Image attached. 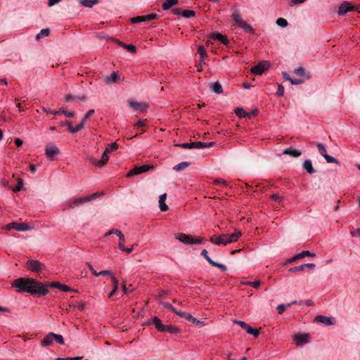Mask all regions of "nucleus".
Returning <instances> with one entry per match:
<instances>
[{
	"label": "nucleus",
	"mask_w": 360,
	"mask_h": 360,
	"mask_svg": "<svg viewBox=\"0 0 360 360\" xmlns=\"http://www.w3.org/2000/svg\"><path fill=\"white\" fill-rule=\"evenodd\" d=\"M12 285L19 292H26L38 296H44L49 293L48 288L42 283L34 278H18L13 281Z\"/></svg>",
	"instance_id": "1"
},
{
	"label": "nucleus",
	"mask_w": 360,
	"mask_h": 360,
	"mask_svg": "<svg viewBox=\"0 0 360 360\" xmlns=\"http://www.w3.org/2000/svg\"><path fill=\"white\" fill-rule=\"evenodd\" d=\"M231 18L234 23L238 26L240 27L242 29H243L245 32H253L254 29L250 25H249L246 21H245L243 19L239 11L234 9L232 11Z\"/></svg>",
	"instance_id": "2"
},
{
	"label": "nucleus",
	"mask_w": 360,
	"mask_h": 360,
	"mask_svg": "<svg viewBox=\"0 0 360 360\" xmlns=\"http://www.w3.org/2000/svg\"><path fill=\"white\" fill-rule=\"evenodd\" d=\"M174 237L176 239L179 240L181 243L186 245H193V244H201L202 243V238L201 237H195L193 238L191 235L177 233L174 234Z\"/></svg>",
	"instance_id": "3"
},
{
	"label": "nucleus",
	"mask_w": 360,
	"mask_h": 360,
	"mask_svg": "<svg viewBox=\"0 0 360 360\" xmlns=\"http://www.w3.org/2000/svg\"><path fill=\"white\" fill-rule=\"evenodd\" d=\"M53 341H56L60 345L64 344L63 337L61 335L55 334L53 333H48L41 342L42 347L51 346L53 345Z\"/></svg>",
	"instance_id": "4"
},
{
	"label": "nucleus",
	"mask_w": 360,
	"mask_h": 360,
	"mask_svg": "<svg viewBox=\"0 0 360 360\" xmlns=\"http://www.w3.org/2000/svg\"><path fill=\"white\" fill-rule=\"evenodd\" d=\"M317 148L320 154L325 158L327 162L338 164L339 162L337 159L327 154L326 146L323 143H318Z\"/></svg>",
	"instance_id": "5"
},
{
	"label": "nucleus",
	"mask_w": 360,
	"mask_h": 360,
	"mask_svg": "<svg viewBox=\"0 0 360 360\" xmlns=\"http://www.w3.org/2000/svg\"><path fill=\"white\" fill-rule=\"evenodd\" d=\"M270 68V63L268 61L264 60L260 62L257 65L254 66L251 69V73L254 75H262L264 71L267 70Z\"/></svg>",
	"instance_id": "6"
},
{
	"label": "nucleus",
	"mask_w": 360,
	"mask_h": 360,
	"mask_svg": "<svg viewBox=\"0 0 360 360\" xmlns=\"http://www.w3.org/2000/svg\"><path fill=\"white\" fill-rule=\"evenodd\" d=\"M4 229L6 230L15 229L18 231H25L30 230L31 227L25 223L11 222L6 224Z\"/></svg>",
	"instance_id": "7"
},
{
	"label": "nucleus",
	"mask_w": 360,
	"mask_h": 360,
	"mask_svg": "<svg viewBox=\"0 0 360 360\" xmlns=\"http://www.w3.org/2000/svg\"><path fill=\"white\" fill-rule=\"evenodd\" d=\"M25 266L31 271L37 272L45 269V266L37 260L30 259L27 262Z\"/></svg>",
	"instance_id": "8"
},
{
	"label": "nucleus",
	"mask_w": 360,
	"mask_h": 360,
	"mask_svg": "<svg viewBox=\"0 0 360 360\" xmlns=\"http://www.w3.org/2000/svg\"><path fill=\"white\" fill-rule=\"evenodd\" d=\"M91 198H86V196L82 197V198H79L74 200L65 202L64 206H65V209L73 208L74 207L78 206L82 203L91 201Z\"/></svg>",
	"instance_id": "9"
},
{
	"label": "nucleus",
	"mask_w": 360,
	"mask_h": 360,
	"mask_svg": "<svg viewBox=\"0 0 360 360\" xmlns=\"http://www.w3.org/2000/svg\"><path fill=\"white\" fill-rule=\"evenodd\" d=\"M152 166L145 165L139 167H135L132 169H131L127 174L128 177L132 176L134 175L139 174L143 172L148 171Z\"/></svg>",
	"instance_id": "10"
},
{
	"label": "nucleus",
	"mask_w": 360,
	"mask_h": 360,
	"mask_svg": "<svg viewBox=\"0 0 360 360\" xmlns=\"http://www.w3.org/2000/svg\"><path fill=\"white\" fill-rule=\"evenodd\" d=\"M59 153L60 150L56 146H47L45 149V154L50 160H53L55 159L54 156Z\"/></svg>",
	"instance_id": "11"
},
{
	"label": "nucleus",
	"mask_w": 360,
	"mask_h": 360,
	"mask_svg": "<svg viewBox=\"0 0 360 360\" xmlns=\"http://www.w3.org/2000/svg\"><path fill=\"white\" fill-rule=\"evenodd\" d=\"M226 234H222L221 236L214 235L211 237L210 241L217 245H226L228 244V242L226 241Z\"/></svg>",
	"instance_id": "12"
},
{
	"label": "nucleus",
	"mask_w": 360,
	"mask_h": 360,
	"mask_svg": "<svg viewBox=\"0 0 360 360\" xmlns=\"http://www.w3.org/2000/svg\"><path fill=\"white\" fill-rule=\"evenodd\" d=\"M308 335L305 333H297L293 338V340L297 345H302L308 342Z\"/></svg>",
	"instance_id": "13"
},
{
	"label": "nucleus",
	"mask_w": 360,
	"mask_h": 360,
	"mask_svg": "<svg viewBox=\"0 0 360 360\" xmlns=\"http://www.w3.org/2000/svg\"><path fill=\"white\" fill-rule=\"evenodd\" d=\"M315 321L319 323H323L326 326H332L334 324V321L333 318L323 315H319L316 316Z\"/></svg>",
	"instance_id": "14"
},
{
	"label": "nucleus",
	"mask_w": 360,
	"mask_h": 360,
	"mask_svg": "<svg viewBox=\"0 0 360 360\" xmlns=\"http://www.w3.org/2000/svg\"><path fill=\"white\" fill-rule=\"evenodd\" d=\"M109 153H107L105 150L104 151L103 154L102 155L101 160H97L96 159H91V162L95 165L96 167H102L109 160Z\"/></svg>",
	"instance_id": "15"
},
{
	"label": "nucleus",
	"mask_w": 360,
	"mask_h": 360,
	"mask_svg": "<svg viewBox=\"0 0 360 360\" xmlns=\"http://www.w3.org/2000/svg\"><path fill=\"white\" fill-rule=\"evenodd\" d=\"M50 286L53 288H56L63 292H76L75 290L72 289L69 286L65 284H61L58 282H52L50 283Z\"/></svg>",
	"instance_id": "16"
},
{
	"label": "nucleus",
	"mask_w": 360,
	"mask_h": 360,
	"mask_svg": "<svg viewBox=\"0 0 360 360\" xmlns=\"http://www.w3.org/2000/svg\"><path fill=\"white\" fill-rule=\"evenodd\" d=\"M119 79V76L115 72H111V74L108 76H106L103 79V82L106 84H112L117 83Z\"/></svg>",
	"instance_id": "17"
},
{
	"label": "nucleus",
	"mask_w": 360,
	"mask_h": 360,
	"mask_svg": "<svg viewBox=\"0 0 360 360\" xmlns=\"http://www.w3.org/2000/svg\"><path fill=\"white\" fill-rule=\"evenodd\" d=\"M129 103L131 107L134 108L136 110H138L140 112H143L144 110H146L148 107V105L144 103L129 101Z\"/></svg>",
	"instance_id": "18"
},
{
	"label": "nucleus",
	"mask_w": 360,
	"mask_h": 360,
	"mask_svg": "<svg viewBox=\"0 0 360 360\" xmlns=\"http://www.w3.org/2000/svg\"><path fill=\"white\" fill-rule=\"evenodd\" d=\"M166 198H167V193H163L160 195L159 207L162 212H166L169 210L168 206L165 203Z\"/></svg>",
	"instance_id": "19"
},
{
	"label": "nucleus",
	"mask_w": 360,
	"mask_h": 360,
	"mask_svg": "<svg viewBox=\"0 0 360 360\" xmlns=\"http://www.w3.org/2000/svg\"><path fill=\"white\" fill-rule=\"evenodd\" d=\"M283 153L294 158H297L301 155V152L299 150L295 149L292 147L285 148L283 151Z\"/></svg>",
	"instance_id": "20"
},
{
	"label": "nucleus",
	"mask_w": 360,
	"mask_h": 360,
	"mask_svg": "<svg viewBox=\"0 0 360 360\" xmlns=\"http://www.w3.org/2000/svg\"><path fill=\"white\" fill-rule=\"evenodd\" d=\"M351 10L350 4L348 2H345L339 6L338 14L342 15Z\"/></svg>",
	"instance_id": "21"
},
{
	"label": "nucleus",
	"mask_w": 360,
	"mask_h": 360,
	"mask_svg": "<svg viewBox=\"0 0 360 360\" xmlns=\"http://www.w3.org/2000/svg\"><path fill=\"white\" fill-rule=\"evenodd\" d=\"M212 39L213 40H218V41H221L225 45H227L229 42V39H227V37L224 35H222L219 33H214L212 37H211Z\"/></svg>",
	"instance_id": "22"
},
{
	"label": "nucleus",
	"mask_w": 360,
	"mask_h": 360,
	"mask_svg": "<svg viewBox=\"0 0 360 360\" xmlns=\"http://www.w3.org/2000/svg\"><path fill=\"white\" fill-rule=\"evenodd\" d=\"M241 236V232L239 231H236L233 233L231 234L230 236L226 235V241L228 242V243H233L238 240V239Z\"/></svg>",
	"instance_id": "23"
},
{
	"label": "nucleus",
	"mask_w": 360,
	"mask_h": 360,
	"mask_svg": "<svg viewBox=\"0 0 360 360\" xmlns=\"http://www.w3.org/2000/svg\"><path fill=\"white\" fill-rule=\"evenodd\" d=\"M302 167L309 174H314L316 172V170L312 165V162L309 160H305L303 162Z\"/></svg>",
	"instance_id": "24"
},
{
	"label": "nucleus",
	"mask_w": 360,
	"mask_h": 360,
	"mask_svg": "<svg viewBox=\"0 0 360 360\" xmlns=\"http://www.w3.org/2000/svg\"><path fill=\"white\" fill-rule=\"evenodd\" d=\"M294 72L296 75L302 77L305 79H309L310 78V75L307 74L304 71V69L302 67H299L295 69Z\"/></svg>",
	"instance_id": "25"
},
{
	"label": "nucleus",
	"mask_w": 360,
	"mask_h": 360,
	"mask_svg": "<svg viewBox=\"0 0 360 360\" xmlns=\"http://www.w3.org/2000/svg\"><path fill=\"white\" fill-rule=\"evenodd\" d=\"M162 332L171 334H176L180 332V330L175 326L171 325H165Z\"/></svg>",
	"instance_id": "26"
},
{
	"label": "nucleus",
	"mask_w": 360,
	"mask_h": 360,
	"mask_svg": "<svg viewBox=\"0 0 360 360\" xmlns=\"http://www.w3.org/2000/svg\"><path fill=\"white\" fill-rule=\"evenodd\" d=\"M176 4H178V0H165L162 5V8L163 10L167 11Z\"/></svg>",
	"instance_id": "27"
},
{
	"label": "nucleus",
	"mask_w": 360,
	"mask_h": 360,
	"mask_svg": "<svg viewBox=\"0 0 360 360\" xmlns=\"http://www.w3.org/2000/svg\"><path fill=\"white\" fill-rule=\"evenodd\" d=\"M211 89L216 94H221L223 91L221 85L219 82H216L210 84Z\"/></svg>",
	"instance_id": "28"
},
{
	"label": "nucleus",
	"mask_w": 360,
	"mask_h": 360,
	"mask_svg": "<svg viewBox=\"0 0 360 360\" xmlns=\"http://www.w3.org/2000/svg\"><path fill=\"white\" fill-rule=\"evenodd\" d=\"M153 323L155 325L158 330L162 332L165 325L162 323V321L159 318L155 316L153 319Z\"/></svg>",
	"instance_id": "29"
},
{
	"label": "nucleus",
	"mask_w": 360,
	"mask_h": 360,
	"mask_svg": "<svg viewBox=\"0 0 360 360\" xmlns=\"http://www.w3.org/2000/svg\"><path fill=\"white\" fill-rule=\"evenodd\" d=\"M111 281L113 285V288H112V290L108 294L109 298L112 297L118 289V280L115 276H112Z\"/></svg>",
	"instance_id": "30"
},
{
	"label": "nucleus",
	"mask_w": 360,
	"mask_h": 360,
	"mask_svg": "<svg viewBox=\"0 0 360 360\" xmlns=\"http://www.w3.org/2000/svg\"><path fill=\"white\" fill-rule=\"evenodd\" d=\"M194 148H210L214 145L213 142L205 143L202 141L194 142Z\"/></svg>",
	"instance_id": "31"
},
{
	"label": "nucleus",
	"mask_w": 360,
	"mask_h": 360,
	"mask_svg": "<svg viewBox=\"0 0 360 360\" xmlns=\"http://www.w3.org/2000/svg\"><path fill=\"white\" fill-rule=\"evenodd\" d=\"M198 53L200 55V62L201 64L203 62V60L207 57V54L203 46H198Z\"/></svg>",
	"instance_id": "32"
},
{
	"label": "nucleus",
	"mask_w": 360,
	"mask_h": 360,
	"mask_svg": "<svg viewBox=\"0 0 360 360\" xmlns=\"http://www.w3.org/2000/svg\"><path fill=\"white\" fill-rule=\"evenodd\" d=\"M80 4L87 8H92L98 3V0H80Z\"/></svg>",
	"instance_id": "33"
},
{
	"label": "nucleus",
	"mask_w": 360,
	"mask_h": 360,
	"mask_svg": "<svg viewBox=\"0 0 360 360\" xmlns=\"http://www.w3.org/2000/svg\"><path fill=\"white\" fill-rule=\"evenodd\" d=\"M189 165H190V163H189V162H181V163H179V164L176 165L173 167V169H174L175 171L179 172V171H181V170L185 169H186V168H187Z\"/></svg>",
	"instance_id": "34"
},
{
	"label": "nucleus",
	"mask_w": 360,
	"mask_h": 360,
	"mask_svg": "<svg viewBox=\"0 0 360 360\" xmlns=\"http://www.w3.org/2000/svg\"><path fill=\"white\" fill-rule=\"evenodd\" d=\"M59 114H63L65 115L66 117H73L75 116V112L74 111H68L66 110H65V108H60L58 110V115Z\"/></svg>",
	"instance_id": "35"
},
{
	"label": "nucleus",
	"mask_w": 360,
	"mask_h": 360,
	"mask_svg": "<svg viewBox=\"0 0 360 360\" xmlns=\"http://www.w3.org/2000/svg\"><path fill=\"white\" fill-rule=\"evenodd\" d=\"M50 34V30L48 28L42 29L39 33L36 35V39H39L42 37H47Z\"/></svg>",
	"instance_id": "36"
},
{
	"label": "nucleus",
	"mask_w": 360,
	"mask_h": 360,
	"mask_svg": "<svg viewBox=\"0 0 360 360\" xmlns=\"http://www.w3.org/2000/svg\"><path fill=\"white\" fill-rule=\"evenodd\" d=\"M61 125L62 126H65V125L68 126V131L70 133L75 134V133L77 132V130H76V127L72 125V123L70 121H66L65 123L61 124Z\"/></svg>",
	"instance_id": "37"
},
{
	"label": "nucleus",
	"mask_w": 360,
	"mask_h": 360,
	"mask_svg": "<svg viewBox=\"0 0 360 360\" xmlns=\"http://www.w3.org/2000/svg\"><path fill=\"white\" fill-rule=\"evenodd\" d=\"M120 44L124 47V49H126L128 51L131 52V53H136V48L135 46H134L133 44H128V45H126L124 44H123L122 42H120Z\"/></svg>",
	"instance_id": "38"
},
{
	"label": "nucleus",
	"mask_w": 360,
	"mask_h": 360,
	"mask_svg": "<svg viewBox=\"0 0 360 360\" xmlns=\"http://www.w3.org/2000/svg\"><path fill=\"white\" fill-rule=\"evenodd\" d=\"M195 13L193 10H184L182 12V16L188 18L195 16Z\"/></svg>",
	"instance_id": "39"
},
{
	"label": "nucleus",
	"mask_w": 360,
	"mask_h": 360,
	"mask_svg": "<svg viewBox=\"0 0 360 360\" xmlns=\"http://www.w3.org/2000/svg\"><path fill=\"white\" fill-rule=\"evenodd\" d=\"M235 113L238 117H244L247 115V113L242 108H236L235 110Z\"/></svg>",
	"instance_id": "40"
},
{
	"label": "nucleus",
	"mask_w": 360,
	"mask_h": 360,
	"mask_svg": "<svg viewBox=\"0 0 360 360\" xmlns=\"http://www.w3.org/2000/svg\"><path fill=\"white\" fill-rule=\"evenodd\" d=\"M115 234H116L119 237V244L118 245H120V244L124 245V243L125 241V238H124V234L120 230H116V231H115Z\"/></svg>",
	"instance_id": "41"
},
{
	"label": "nucleus",
	"mask_w": 360,
	"mask_h": 360,
	"mask_svg": "<svg viewBox=\"0 0 360 360\" xmlns=\"http://www.w3.org/2000/svg\"><path fill=\"white\" fill-rule=\"evenodd\" d=\"M117 148H118V145L116 143H111V144L108 145L106 147L105 150L107 153H110L111 152H112L114 150H116Z\"/></svg>",
	"instance_id": "42"
},
{
	"label": "nucleus",
	"mask_w": 360,
	"mask_h": 360,
	"mask_svg": "<svg viewBox=\"0 0 360 360\" xmlns=\"http://www.w3.org/2000/svg\"><path fill=\"white\" fill-rule=\"evenodd\" d=\"M276 24L281 27H285L288 26V21L285 18H279L276 20Z\"/></svg>",
	"instance_id": "43"
},
{
	"label": "nucleus",
	"mask_w": 360,
	"mask_h": 360,
	"mask_svg": "<svg viewBox=\"0 0 360 360\" xmlns=\"http://www.w3.org/2000/svg\"><path fill=\"white\" fill-rule=\"evenodd\" d=\"M247 333L248 334L252 335L255 338L258 337V335L259 334V330L257 328H252L251 326H250L248 328Z\"/></svg>",
	"instance_id": "44"
},
{
	"label": "nucleus",
	"mask_w": 360,
	"mask_h": 360,
	"mask_svg": "<svg viewBox=\"0 0 360 360\" xmlns=\"http://www.w3.org/2000/svg\"><path fill=\"white\" fill-rule=\"evenodd\" d=\"M233 323L240 326L242 328L245 330L246 332L248 331V328L250 327L249 325H248L245 321H243L234 320Z\"/></svg>",
	"instance_id": "45"
},
{
	"label": "nucleus",
	"mask_w": 360,
	"mask_h": 360,
	"mask_svg": "<svg viewBox=\"0 0 360 360\" xmlns=\"http://www.w3.org/2000/svg\"><path fill=\"white\" fill-rule=\"evenodd\" d=\"M176 314L179 316L180 317L183 318V319H185L186 320H188L189 319V317L191 316V314L189 313H187V312H185V311H182L181 310H177V311L176 312Z\"/></svg>",
	"instance_id": "46"
},
{
	"label": "nucleus",
	"mask_w": 360,
	"mask_h": 360,
	"mask_svg": "<svg viewBox=\"0 0 360 360\" xmlns=\"http://www.w3.org/2000/svg\"><path fill=\"white\" fill-rule=\"evenodd\" d=\"M131 23H139L146 22L145 15L137 16L131 19Z\"/></svg>",
	"instance_id": "47"
},
{
	"label": "nucleus",
	"mask_w": 360,
	"mask_h": 360,
	"mask_svg": "<svg viewBox=\"0 0 360 360\" xmlns=\"http://www.w3.org/2000/svg\"><path fill=\"white\" fill-rule=\"evenodd\" d=\"M193 144H194V142H191V143H181V144H178L176 146L179 147L183 148L191 149V148H194Z\"/></svg>",
	"instance_id": "48"
},
{
	"label": "nucleus",
	"mask_w": 360,
	"mask_h": 360,
	"mask_svg": "<svg viewBox=\"0 0 360 360\" xmlns=\"http://www.w3.org/2000/svg\"><path fill=\"white\" fill-rule=\"evenodd\" d=\"M22 185H23L22 180L21 179H18V183H17L16 186H15V188H13V191L14 192L20 191L22 188Z\"/></svg>",
	"instance_id": "49"
},
{
	"label": "nucleus",
	"mask_w": 360,
	"mask_h": 360,
	"mask_svg": "<svg viewBox=\"0 0 360 360\" xmlns=\"http://www.w3.org/2000/svg\"><path fill=\"white\" fill-rule=\"evenodd\" d=\"M161 304H162V307L169 309L175 314L177 311V309L168 302H162Z\"/></svg>",
	"instance_id": "50"
},
{
	"label": "nucleus",
	"mask_w": 360,
	"mask_h": 360,
	"mask_svg": "<svg viewBox=\"0 0 360 360\" xmlns=\"http://www.w3.org/2000/svg\"><path fill=\"white\" fill-rule=\"evenodd\" d=\"M304 271L303 264L300 265V266H297L291 267L288 269V271L291 272V273H295L297 271Z\"/></svg>",
	"instance_id": "51"
},
{
	"label": "nucleus",
	"mask_w": 360,
	"mask_h": 360,
	"mask_svg": "<svg viewBox=\"0 0 360 360\" xmlns=\"http://www.w3.org/2000/svg\"><path fill=\"white\" fill-rule=\"evenodd\" d=\"M118 247L120 250L125 252L127 253H131L134 250V246H131V248H125L124 245H118Z\"/></svg>",
	"instance_id": "52"
},
{
	"label": "nucleus",
	"mask_w": 360,
	"mask_h": 360,
	"mask_svg": "<svg viewBox=\"0 0 360 360\" xmlns=\"http://www.w3.org/2000/svg\"><path fill=\"white\" fill-rule=\"evenodd\" d=\"M95 111L94 110L91 109V110H89L86 114L84 116V117L82 118V121L83 122L86 123L87 120L94 114Z\"/></svg>",
	"instance_id": "53"
},
{
	"label": "nucleus",
	"mask_w": 360,
	"mask_h": 360,
	"mask_svg": "<svg viewBox=\"0 0 360 360\" xmlns=\"http://www.w3.org/2000/svg\"><path fill=\"white\" fill-rule=\"evenodd\" d=\"M211 265H212L213 266H216V267H218L219 269H220L221 271H226V266L223 264H219V263H217L214 261H213L211 264Z\"/></svg>",
	"instance_id": "54"
},
{
	"label": "nucleus",
	"mask_w": 360,
	"mask_h": 360,
	"mask_svg": "<svg viewBox=\"0 0 360 360\" xmlns=\"http://www.w3.org/2000/svg\"><path fill=\"white\" fill-rule=\"evenodd\" d=\"M289 306H290V304L285 305L283 304H281L278 305V307H277L278 313L279 314H283L285 311V310L287 309V307Z\"/></svg>",
	"instance_id": "55"
},
{
	"label": "nucleus",
	"mask_w": 360,
	"mask_h": 360,
	"mask_svg": "<svg viewBox=\"0 0 360 360\" xmlns=\"http://www.w3.org/2000/svg\"><path fill=\"white\" fill-rule=\"evenodd\" d=\"M109 276L111 279H112V276H114L112 275V271H108V270H103V271H101L100 272H98L97 276Z\"/></svg>",
	"instance_id": "56"
},
{
	"label": "nucleus",
	"mask_w": 360,
	"mask_h": 360,
	"mask_svg": "<svg viewBox=\"0 0 360 360\" xmlns=\"http://www.w3.org/2000/svg\"><path fill=\"white\" fill-rule=\"evenodd\" d=\"M201 255L211 264L213 260L208 256V252L206 250H203L201 252Z\"/></svg>",
	"instance_id": "57"
},
{
	"label": "nucleus",
	"mask_w": 360,
	"mask_h": 360,
	"mask_svg": "<svg viewBox=\"0 0 360 360\" xmlns=\"http://www.w3.org/2000/svg\"><path fill=\"white\" fill-rule=\"evenodd\" d=\"M300 254L302 259L304 258V257H314L315 256L314 254L311 253V252H309L308 250L302 251Z\"/></svg>",
	"instance_id": "58"
},
{
	"label": "nucleus",
	"mask_w": 360,
	"mask_h": 360,
	"mask_svg": "<svg viewBox=\"0 0 360 360\" xmlns=\"http://www.w3.org/2000/svg\"><path fill=\"white\" fill-rule=\"evenodd\" d=\"M158 17V14L156 13H150L148 15H145L146 21H149L153 19H155Z\"/></svg>",
	"instance_id": "59"
},
{
	"label": "nucleus",
	"mask_w": 360,
	"mask_h": 360,
	"mask_svg": "<svg viewBox=\"0 0 360 360\" xmlns=\"http://www.w3.org/2000/svg\"><path fill=\"white\" fill-rule=\"evenodd\" d=\"M276 94L278 96H283L284 95V87L283 85L281 84H279L278 86V91H277V93Z\"/></svg>",
	"instance_id": "60"
},
{
	"label": "nucleus",
	"mask_w": 360,
	"mask_h": 360,
	"mask_svg": "<svg viewBox=\"0 0 360 360\" xmlns=\"http://www.w3.org/2000/svg\"><path fill=\"white\" fill-rule=\"evenodd\" d=\"M214 182L216 184H222L225 186H226L228 185L226 181L225 180H224L223 179H214Z\"/></svg>",
	"instance_id": "61"
},
{
	"label": "nucleus",
	"mask_w": 360,
	"mask_h": 360,
	"mask_svg": "<svg viewBox=\"0 0 360 360\" xmlns=\"http://www.w3.org/2000/svg\"><path fill=\"white\" fill-rule=\"evenodd\" d=\"M147 120H139L134 126L142 127L146 124Z\"/></svg>",
	"instance_id": "62"
},
{
	"label": "nucleus",
	"mask_w": 360,
	"mask_h": 360,
	"mask_svg": "<svg viewBox=\"0 0 360 360\" xmlns=\"http://www.w3.org/2000/svg\"><path fill=\"white\" fill-rule=\"evenodd\" d=\"M271 199L275 200L276 202H280L282 201L283 198L277 194H273L271 196Z\"/></svg>",
	"instance_id": "63"
},
{
	"label": "nucleus",
	"mask_w": 360,
	"mask_h": 360,
	"mask_svg": "<svg viewBox=\"0 0 360 360\" xmlns=\"http://www.w3.org/2000/svg\"><path fill=\"white\" fill-rule=\"evenodd\" d=\"M304 81V79H292L291 80L290 83L294 85H298V84L303 83Z\"/></svg>",
	"instance_id": "64"
}]
</instances>
